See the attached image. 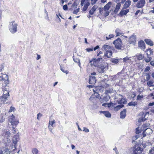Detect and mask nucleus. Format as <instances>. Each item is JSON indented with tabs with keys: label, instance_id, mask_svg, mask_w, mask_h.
Masks as SVG:
<instances>
[{
	"label": "nucleus",
	"instance_id": "obj_1",
	"mask_svg": "<svg viewBox=\"0 0 154 154\" xmlns=\"http://www.w3.org/2000/svg\"><path fill=\"white\" fill-rule=\"evenodd\" d=\"M112 5V2H109L106 5H105L104 8H103V10L100 11V14L105 17L108 16L110 13L109 9Z\"/></svg>",
	"mask_w": 154,
	"mask_h": 154
},
{
	"label": "nucleus",
	"instance_id": "obj_2",
	"mask_svg": "<svg viewBox=\"0 0 154 154\" xmlns=\"http://www.w3.org/2000/svg\"><path fill=\"white\" fill-rule=\"evenodd\" d=\"M3 96L0 97V104L5 103L8 97L9 96L8 90H5V89L3 88Z\"/></svg>",
	"mask_w": 154,
	"mask_h": 154
},
{
	"label": "nucleus",
	"instance_id": "obj_3",
	"mask_svg": "<svg viewBox=\"0 0 154 154\" xmlns=\"http://www.w3.org/2000/svg\"><path fill=\"white\" fill-rule=\"evenodd\" d=\"M17 24L14 21L10 23L9 25V29L12 33H14L17 31Z\"/></svg>",
	"mask_w": 154,
	"mask_h": 154
},
{
	"label": "nucleus",
	"instance_id": "obj_4",
	"mask_svg": "<svg viewBox=\"0 0 154 154\" xmlns=\"http://www.w3.org/2000/svg\"><path fill=\"white\" fill-rule=\"evenodd\" d=\"M9 120L12 125H17L19 123L18 120L15 118L13 114L9 117Z\"/></svg>",
	"mask_w": 154,
	"mask_h": 154
},
{
	"label": "nucleus",
	"instance_id": "obj_5",
	"mask_svg": "<svg viewBox=\"0 0 154 154\" xmlns=\"http://www.w3.org/2000/svg\"><path fill=\"white\" fill-rule=\"evenodd\" d=\"M4 81V82L6 86H5L7 87V89L8 87L7 86V84H8V76L6 74H2L0 75V81Z\"/></svg>",
	"mask_w": 154,
	"mask_h": 154
},
{
	"label": "nucleus",
	"instance_id": "obj_6",
	"mask_svg": "<svg viewBox=\"0 0 154 154\" xmlns=\"http://www.w3.org/2000/svg\"><path fill=\"white\" fill-rule=\"evenodd\" d=\"M136 36L135 35H132L129 37L128 44H132L133 45H135L136 44Z\"/></svg>",
	"mask_w": 154,
	"mask_h": 154
},
{
	"label": "nucleus",
	"instance_id": "obj_7",
	"mask_svg": "<svg viewBox=\"0 0 154 154\" xmlns=\"http://www.w3.org/2000/svg\"><path fill=\"white\" fill-rule=\"evenodd\" d=\"M108 69V66L106 65L101 64L98 67V70L100 73H104Z\"/></svg>",
	"mask_w": 154,
	"mask_h": 154
},
{
	"label": "nucleus",
	"instance_id": "obj_8",
	"mask_svg": "<svg viewBox=\"0 0 154 154\" xmlns=\"http://www.w3.org/2000/svg\"><path fill=\"white\" fill-rule=\"evenodd\" d=\"M113 43L117 49H121L122 42L120 38H118L114 41Z\"/></svg>",
	"mask_w": 154,
	"mask_h": 154
},
{
	"label": "nucleus",
	"instance_id": "obj_9",
	"mask_svg": "<svg viewBox=\"0 0 154 154\" xmlns=\"http://www.w3.org/2000/svg\"><path fill=\"white\" fill-rule=\"evenodd\" d=\"M110 98V97L106 95L105 96L101 95L99 100L100 102L101 103L106 102L109 101Z\"/></svg>",
	"mask_w": 154,
	"mask_h": 154
},
{
	"label": "nucleus",
	"instance_id": "obj_10",
	"mask_svg": "<svg viewBox=\"0 0 154 154\" xmlns=\"http://www.w3.org/2000/svg\"><path fill=\"white\" fill-rule=\"evenodd\" d=\"M103 87L101 86L98 87L97 88H95V89H94V92L95 93H96L97 94V95H96L97 98H98L99 97V95L98 93L103 91Z\"/></svg>",
	"mask_w": 154,
	"mask_h": 154
},
{
	"label": "nucleus",
	"instance_id": "obj_11",
	"mask_svg": "<svg viewBox=\"0 0 154 154\" xmlns=\"http://www.w3.org/2000/svg\"><path fill=\"white\" fill-rule=\"evenodd\" d=\"M145 0H140L137 2L136 6L138 8H142L145 5Z\"/></svg>",
	"mask_w": 154,
	"mask_h": 154
},
{
	"label": "nucleus",
	"instance_id": "obj_12",
	"mask_svg": "<svg viewBox=\"0 0 154 154\" xmlns=\"http://www.w3.org/2000/svg\"><path fill=\"white\" fill-rule=\"evenodd\" d=\"M55 123V120L54 119H50L49 122L48 128L49 131L52 132V130L53 129L52 127L54 126V124Z\"/></svg>",
	"mask_w": 154,
	"mask_h": 154
},
{
	"label": "nucleus",
	"instance_id": "obj_13",
	"mask_svg": "<svg viewBox=\"0 0 154 154\" xmlns=\"http://www.w3.org/2000/svg\"><path fill=\"white\" fill-rule=\"evenodd\" d=\"M11 135V133L8 130H5L2 136H3V138H9Z\"/></svg>",
	"mask_w": 154,
	"mask_h": 154
},
{
	"label": "nucleus",
	"instance_id": "obj_14",
	"mask_svg": "<svg viewBox=\"0 0 154 154\" xmlns=\"http://www.w3.org/2000/svg\"><path fill=\"white\" fill-rule=\"evenodd\" d=\"M11 141L9 138H3V143L5 146H8L10 143Z\"/></svg>",
	"mask_w": 154,
	"mask_h": 154
},
{
	"label": "nucleus",
	"instance_id": "obj_15",
	"mask_svg": "<svg viewBox=\"0 0 154 154\" xmlns=\"http://www.w3.org/2000/svg\"><path fill=\"white\" fill-rule=\"evenodd\" d=\"M20 136V134L19 132L17 133L16 134L14 135L12 139V142L15 143H17L18 141L17 140L18 139Z\"/></svg>",
	"mask_w": 154,
	"mask_h": 154
},
{
	"label": "nucleus",
	"instance_id": "obj_16",
	"mask_svg": "<svg viewBox=\"0 0 154 154\" xmlns=\"http://www.w3.org/2000/svg\"><path fill=\"white\" fill-rule=\"evenodd\" d=\"M138 46L142 49L145 48V43L143 41H140L138 42Z\"/></svg>",
	"mask_w": 154,
	"mask_h": 154
},
{
	"label": "nucleus",
	"instance_id": "obj_17",
	"mask_svg": "<svg viewBox=\"0 0 154 154\" xmlns=\"http://www.w3.org/2000/svg\"><path fill=\"white\" fill-rule=\"evenodd\" d=\"M126 110L124 109L120 113V118L121 119H124L125 118L126 115Z\"/></svg>",
	"mask_w": 154,
	"mask_h": 154
},
{
	"label": "nucleus",
	"instance_id": "obj_18",
	"mask_svg": "<svg viewBox=\"0 0 154 154\" xmlns=\"http://www.w3.org/2000/svg\"><path fill=\"white\" fill-rule=\"evenodd\" d=\"M119 97H120L119 99H120V100H118L117 101L118 102L119 104H121L122 103L125 104V99L122 98V95L119 94Z\"/></svg>",
	"mask_w": 154,
	"mask_h": 154
},
{
	"label": "nucleus",
	"instance_id": "obj_19",
	"mask_svg": "<svg viewBox=\"0 0 154 154\" xmlns=\"http://www.w3.org/2000/svg\"><path fill=\"white\" fill-rule=\"evenodd\" d=\"M129 9L122 10L120 12L119 14L122 16L126 15L129 11Z\"/></svg>",
	"mask_w": 154,
	"mask_h": 154
},
{
	"label": "nucleus",
	"instance_id": "obj_20",
	"mask_svg": "<svg viewBox=\"0 0 154 154\" xmlns=\"http://www.w3.org/2000/svg\"><path fill=\"white\" fill-rule=\"evenodd\" d=\"M111 48V47L109 45H103L102 47V50L106 51H108V50H110Z\"/></svg>",
	"mask_w": 154,
	"mask_h": 154
},
{
	"label": "nucleus",
	"instance_id": "obj_21",
	"mask_svg": "<svg viewBox=\"0 0 154 154\" xmlns=\"http://www.w3.org/2000/svg\"><path fill=\"white\" fill-rule=\"evenodd\" d=\"M142 151V149L140 147H137L133 152V154H140Z\"/></svg>",
	"mask_w": 154,
	"mask_h": 154
},
{
	"label": "nucleus",
	"instance_id": "obj_22",
	"mask_svg": "<svg viewBox=\"0 0 154 154\" xmlns=\"http://www.w3.org/2000/svg\"><path fill=\"white\" fill-rule=\"evenodd\" d=\"M121 4L120 3H117L115 9L114 10V12L115 13H117L118 11L119 10L121 7Z\"/></svg>",
	"mask_w": 154,
	"mask_h": 154
},
{
	"label": "nucleus",
	"instance_id": "obj_23",
	"mask_svg": "<svg viewBox=\"0 0 154 154\" xmlns=\"http://www.w3.org/2000/svg\"><path fill=\"white\" fill-rule=\"evenodd\" d=\"M112 55V52L111 51H106L104 54V56L108 58H110Z\"/></svg>",
	"mask_w": 154,
	"mask_h": 154
},
{
	"label": "nucleus",
	"instance_id": "obj_24",
	"mask_svg": "<svg viewBox=\"0 0 154 154\" xmlns=\"http://www.w3.org/2000/svg\"><path fill=\"white\" fill-rule=\"evenodd\" d=\"M98 7L97 5H94L89 11V14L91 15H93L94 12L96 11Z\"/></svg>",
	"mask_w": 154,
	"mask_h": 154
},
{
	"label": "nucleus",
	"instance_id": "obj_25",
	"mask_svg": "<svg viewBox=\"0 0 154 154\" xmlns=\"http://www.w3.org/2000/svg\"><path fill=\"white\" fill-rule=\"evenodd\" d=\"M131 3V2L130 0L127 1L123 6V8L124 9L127 8L129 7Z\"/></svg>",
	"mask_w": 154,
	"mask_h": 154
},
{
	"label": "nucleus",
	"instance_id": "obj_26",
	"mask_svg": "<svg viewBox=\"0 0 154 154\" xmlns=\"http://www.w3.org/2000/svg\"><path fill=\"white\" fill-rule=\"evenodd\" d=\"M146 44L151 46H153V44L152 41L150 39H146L144 40Z\"/></svg>",
	"mask_w": 154,
	"mask_h": 154
},
{
	"label": "nucleus",
	"instance_id": "obj_27",
	"mask_svg": "<svg viewBox=\"0 0 154 154\" xmlns=\"http://www.w3.org/2000/svg\"><path fill=\"white\" fill-rule=\"evenodd\" d=\"M96 78H91L90 77L89 83L90 84H94L96 83Z\"/></svg>",
	"mask_w": 154,
	"mask_h": 154
},
{
	"label": "nucleus",
	"instance_id": "obj_28",
	"mask_svg": "<svg viewBox=\"0 0 154 154\" xmlns=\"http://www.w3.org/2000/svg\"><path fill=\"white\" fill-rule=\"evenodd\" d=\"M124 106V105L123 104L119 105L114 108V110L115 111H117L119 110L121 108H122Z\"/></svg>",
	"mask_w": 154,
	"mask_h": 154
},
{
	"label": "nucleus",
	"instance_id": "obj_29",
	"mask_svg": "<svg viewBox=\"0 0 154 154\" xmlns=\"http://www.w3.org/2000/svg\"><path fill=\"white\" fill-rule=\"evenodd\" d=\"M17 143H15L12 142V144L11 146V148L12 151H14L16 149Z\"/></svg>",
	"mask_w": 154,
	"mask_h": 154
},
{
	"label": "nucleus",
	"instance_id": "obj_30",
	"mask_svg": "<svg viewBox=\"0 0 154 154\" xmlns=\"http://www.w3.org/2000/svg\"><path fill=\"white\" fill-rule=\"evenodd\" d=\"M73 60L74 62H75V63H78V65L80 67H81V63L80 59L77 58H73Z\"/></svg>",
	"mask_w": 154,
	"mask_h": 154
},
{
	"label": "nucleus",
	"instance_id": "obj_31",
	"mask_svg": "<svg viewBox=\"0 0 154 154\" xmlns=\"http://www.w3.org/2000/svg\"><path fill=\"white\" fill-rule=\"evenodd\" d=\"M145 131L147 135L150 134L152 133V130L150 128H147Z\"/></svg>",
	"mask_w": 154,
	"mask_h": 154
},
{
	"label": "nucleus",
	"instance_id": "obj_32",
	"mask_svg": "<svg viewBox=\"0 0 154 154\" xmlns=\"http://www.w3.org/2000/svg\"><path fill=\"white\" fill-rule=\"evenodd\" d=\"M116 36H120L121 35L123 36L124 33H120L119 32V30L117 29L116 30Z\"/></svg>",
	"mask_w": 154,
	"mask_h": 154
},
{
	"label": "nucleus",
	"instance_id": "obj_33",
	"mask_svg": "<svg viewBox=\"0 0 154 154\" xmlns=\"http://www.w3.org/2000/svg\"><path fill=\"white\" fill-rule=\"evenodd\" d=\"M103 112L104 115L107 117H111V114L108 111H103Z\"/></svg>",
	"mask_w": 154,
	"mask_h": 154
},
{
	"label": "nucleus",
	"instance_id": "obj_34",
	"mask_svg": "<svg viewBox=\"0 0 154 154\" xmlns=\"http://www.w3.org/2000/svg\"><path fill=\"white\" fill-rule=\"evenodd\" d=\"M90 5V3L88 2L86 3L83 9V11H85L88 8V6Z\"/></svg>",
	"mask_w": 154,
	"mask_h": 154
},
{
	"label": "nucleus",
	"instance_id": "obj_35",
	"mask_svg": "<svg viewBox=\"0 0 154 154\" xmlns=\"http://www.w3.org/2000/svg\"><path fill=\"white\" fill-rule=\"evenodd\" d=\"M152 54H153V51L151 50V49L150 48L148 49L147 50V53H146L147 55L150 56L151 55H152Z\"/></svg>",
	"mask_w": 154,
	"mask_h": 154
},
{
	"label": "nucleus",
	"instance_id": "obj_36",
	"mask_svg": "<svg viewBox=\"0 0 154 154\" xmlns=\"http://www.w3.org/2000/svg\"><path fill=\"white\" fill-rule=\"evenodd\" d=\"M87 2L90 3L89 0H82L81 2V5L82 6H83L84 4L85 5V4Z\"/></svg>",
	"mask_w": 154,
	"mask_h": 154
},
{
	"label": "nucleus",
	"instance_id": "obj_37",
	"mask_svg": "<svg viewBox=\"0 0 154 154\" xmlns=\"http://www.w3.org/2000/svg\"><path fill=\"white\" fill-rule=\"evenodd\" d=\"M3 152V154H9L11 152L9 149L8 148L5 149Z\"/></svg>",
	"mask_w": 154,
	"mask_h": 154
},
{
	"label": "nucleus",
	"instance_id": "obj_38",
	"mask_svg": "<svg viewBox=\"0 0 154 154\" xmlns=\"http://www.w3.org/2000/svg\"><path fill=\"white\" fill-rule=\"evenodd\" d=\"M147 84L149 86H154V82L152 81H150L147 82Z\"/></svg>",
	"mask_w": 154,
	"mask_h": 154
},
{
	"label": "nucleus",
	"instance_id": "obj_39",
	"mask_svg": "<svg viewBox=\"0 0 154 154\" xmlns=\"http://www.w3.org/2000/svg\"><path fill=\"white\" fill-rule=\"evenodd\" d=\"M152 58L149 55H147V57L144 58L145 61L147 63L149 62L151 60Z\"/></svg>",
	"mask_w": 154,
	"mask_h": 154
},
{
	"label": "nucleus",
	"instance_id": "obj_40",
	"mask_svg": "<svg viewBox=\"0 0 154 154\" xmlns=\"http://www.w3.org/2000/svg\"><path fill=\"white\" fill-rule=\"evenodd\" d=\"M32 152L33 154H37L38 153V151L36 148H34L32 149Z\"/></svg>",
	"mask_w": 154,
	"mask_h": 154
},
{
	"label": "nucleus",
	"instance_id": "obj_41",
	"mask_svg": "<svg viewBox=\"0 0 154 154\" xmlns=\"http://www.w3.org/2000/svg\"><path fill=\"white\" fill-rule=\"evenodd\" d=\"M137 104V103L135 102H131L128 104V105L129 106H135Z\"/></svg>",
	"mask_w": 154,
	"mask_h": 154
},
{
	"label": "nucleus",
	"instance_id": "obj_42",
	"mask_svg": "<svg viewBox=\"0 0 154 154\" xmlns=\"http://www.w3.org/2000/svg\"><path fill=\"white\" fill-rule=\"evenodd\" d=\"M137 59L140 60L142 59L144 57V56L142 54H139L136 56Z\"/></svg>",
	"mask_w": 154,
	"mask_h": 154
},
{
	"label": "nucleus",
	"instance_id": "obj_43",
	"mask_svg": "<svg viewBox=\"0 0 154 154\" xmlns=\"http://www.w3.org/2000/svg\"><path fill=\"white\" fill-rule=\"evenodd\" d=\"M113 89H109L108 90H107L105 91V94H108L111 93L113 91Z\"/></svg>",
	"mask_w": 154,
	"mask_h": 154
},
{
	"label": "nucleus",
	"instance_id": "obj_44",
	"mask_svg": "<svg viewBox=\"0 0 154 154\" xmlns=\"http://www.w3.org/2000/svg\"><path fill=\"white\" fill-rule=\"evenodd\" d=\"M143 95H138L137 97V100H140L141 99H142L143 97Z\"/></svg>",
	"mask_w": 154,
	"mask_h": 154
},
{
	"label": "nucleus",
	"instance_id": "obj_45",
	"mask_svg": "<svg viewBox=\"0 0 154 154\" xmlns=\"http://www.w3.org/2000/svg\"><path fill=\"white\" fill-rule=\"evenodd\" d=\"M112 61L113 63H117L119 62V60L118 59H113L112 60Z\"/></svg>",
	"mask_w": 154,
	"mask_h": 154
},
{
	"label": "nucleus",
	"instance_id": "obj_46",
	"mask_svg": "<svg viewBox=\"0 0 154 154\" xmlns=\"http://www.w3.org/2000/svg\"><path fill=\"white\" fill-rule=\"evenodd\" d=\"M60 70L64 73H65L66 74H67L68 73V71L67 70H65L61 66H60Z\"/></svg>",
	"mask_w": 154,
	"mask_h": 154
},
{
	"label": "nucleus",
	"instance_id": "obj_47",
	"mask_svg": "<svg viewBox=\"0 0 154 154\" xmlns=\"http://www.w3.org/2000/svg\"><path fill=\"white\" fill-rule=\"evenodd\" d=\"M96 75V73L95 72H93L91 73L89 77L91 78H95V76Z\"/></svg>",
	"mask_w": 154,
	"mask_h": 154
},
{
	"label": "nucleus",
	"instance_id": "obj_48",
	"mask_svg": "<svg viewBox=\"0 0 154 154\" xmlns=\"http://www.w3.org/2000/svg\"><path fill=\"white\" fill-rule=\"evenodd\" d=\"M149 113L148 112H146L145 114L144 115H143V116H144V119H142V121H144L146 119V118L144 119L145 117L147 116H148L149 115ZM148 117V116H147V118Z\"/></svg>",
	"mask_w": 154,
	"mask_h": 154
},
{
	"label": "nucleus",
	"instance_id": "obj_49",
	"mask_svg": "<svg viewBox=\"0 0 154 154\" xmlns=\"http://www.w3.org/2000/svg\"><path fill=\"white\" fill-rule=\"evenodd\" d=\"M79 8H78L75 10H74L73 11V13L75 14H77V13L79 12Z\"/></svg>",
	"mask_w": 154,
	"mask_h": 154
},
{
	"label": "nucleus",
	"instance_id": "obj_50",
	"mask_svg": "<svg viewBox=\"0 0 154 154\" xmlns=\"http://www.w3.org/2000/svg\"><path fill=\"white\" fill-rule=\"evenodd\" d=\"M113 37V35H109L108 36H106V38L107 40H109V39H111Z\"/></svg>",
	"mask_w": 154,
	"mask_h": 154
},
{
	"label": "nucleus",
	"instance_id": "obj_51",
	"mask_svg": "<svg viewBox=\"0 0 154 154\" xmlns=\"http://www.w3.org/2000/svg\"><path fill=\"white\" fill-rule=\"evenodd\" d=\"M149 154H154V147L149 150Z\"/></svg>",
	"mask_w": 154,
	"mask_h": 154
},
{
	"label": "nucleus",
	"instance_id": "obj_52",
	"mask_svg": "<svg viewBox=\"0 0 154 154\" xmlns=\"http://www.w3.org/2000/svg\"><path fill=\"white\" fill-rule=\"evenodd\" d=\"M130 57H125L123 59V61L125 62H126L128 60H131L130 59Z\"/></svg>",
	"mask_w": 154,
	"mask_h": 154
},
{
	"label": "nucleus",
	"instance_id": "obj_53",
	"mask_svg": "<svg viewBox=\"0 0 154 154\" xmlns=\"http://www.w3.org/2000/svg\"><path fill=\"white\" fill-rule=\"evenodd\" d=\"M15 110V109L14 107L11 106L9 111V112H11L12 111H14Z\"/></svg>",
	"mask_w": 154,
	"mask_h": 154
},
{
	"label": "nucleus",
	"instance_id": "obj_54",
	"mask_svg": "<svg viewBox=\"0 0 154 154\" xmlns=\"http://www.w3.org/2000/svg\"><path fill=\"white\" fill-rule=\"evenodd\" d=\"M83 131L86 132H88L89 131V130L85 127L83 128Z\"/></svg>",
	"mask_w": 154,
	"mask_h": 154
},
{
	"label": "nucleus",
	"instance_id": "obj_55",
	"mask_svg": "<svg viewBox=\"0 0 154 154\" xmlns=\"http://www.w3.org/2000/svg\"><path fill=\"white\" fill-rule=\"evenodd\" d=\"M98 0H91V3L92 5H93L95 4L96 2L98 1Z\"/></svg>",
	"mask_w": 154,
	"mask_h": 154
},
{
	"label": "nucleus",
	"instance_id": "obj_56",
	"mask_svg": "<svg viewBox=\"0 0 154 154\" xmlns=\"http://www.w3.org/2000/svg\"><path fill=\"white\" fill-rule=\"evenodd\" d=\"M114 104L112 103H107V105L108 107H110L111 106H113Z\"/></svg>",
	"mask_w": 154,
	"mask_h": 154
},
{
	"label": "nucleus",
	"instance_id": "obj_57",
	"mask_svg": "<svg viewBox=\"0 0 154 154\" xmlns=\"http://www.w3.org/2000/svg\"><path fill=\"white\" fill-rule=\"evenodd\" d=\"M87 51L89 52L90 51H92L93 49L92 48H88L85 49Z\"/></svg>",
	"mask_w": 154,
	"mask_h": 154
},
{
	"label": "nucleus",
	"instance_id": "obj_58",
	"mask_svg": "<svg viewBox=\"0 0 154 154\" xmlns=\"http://www.w3.org/2000/svg\"><path fill=\"white\" fill-rule=\"evenodd\" d=\"M63 9L64 10H66L68 9V7L66 5H65L63 6Z\"/></svg>",
	"mask_w": 154,
	"mask_h": 154
},
{
	"label": "nucleus",
	"instance_id": "obj_59",
	"mask_svg": "<svg viewBox=\"0 0 154 154\" xmlns=\"http://www.w3.org/2000/svg\"><path fill=\"white\" fill-rule=\"evenodd\" d=\"M146 79L147 80H149L150 79V76L149 74H147L146 75Z\"/></svg>",
	"mask_w": 154,
	"mask_h": 154
},
{
	"label": "nucleus",
	"instance_id": "obj_60",
	"mask_svg": "<svg viewBox=\"0 0 154 154\" xmlns=\"http://www.w3.org/2000/svg\"><path fill=\"white\" fill-rule=\"evenodd\" d=\"M150 69V68L149 67L147 66L146 68L145 69L144 71L145 72H147L149 71Z\"/></svg>",
	"mask_w": 154,
	"mask_h": 154
},
{
	"label": "nucleus",
	"instance_id": "obj_61",
	"mask_svg": "<svg viewBox=\"0 0 154 154\" xmlns=\"http://www.w3.org/2000/svg\"><path fill=\"white\" fill-rule=\"evenodd\" d=\"M12 133L14 134H15L16 133V131L15 129V128L13 126L12 127Z\"/></svg>",
	"mask_w": 154,
	"mask_h": 154
},
{
	"label": "nucleus",
	"instance_id": "obj_62",
	"mask_svg": "<svg viewBox=\"0 0 154 154\" xmlns=\"http://www.w3.org/2000/svg\"><path fill=\"white\" fill-rule=\"evenodd\" d=\"M37 119H38V120H39V117H41L42 116V115L40 113H38V114H37Z\"/></svg>",
	"mask_w": 154,
	"mask_h": 154
},
{
	"label": "nucleus",
	"instance_id": "obj_63",
	"mask_svg": "<svg viewBox=\"0 0 154 154\" xmlns=\"http://www.w3.org/2000/svg\"><path fill=\"white\" fill-rule=\"evenodd\" d=\"M5 120V118H3V116H2V118L0 120V122L2 123Z\"/></svg>",
	"mask_w": 154,
	"mask_h": 154
},
{
	"label": "nucleus",
	"instance_id": "obj_64",
	"mask_svg": "<svg viewBox=\"0 0 154 154\" xmlns=\"http://www.w3.org/2000/svg\"><path fill=\"white\" fill-rule=\"evenodd\" d=\"M77 6V4L76 3H74L72 5V8H75Z\"/></svg>",
	"mask_w": 154,
	"mask_h": 154
}]
</instances>
